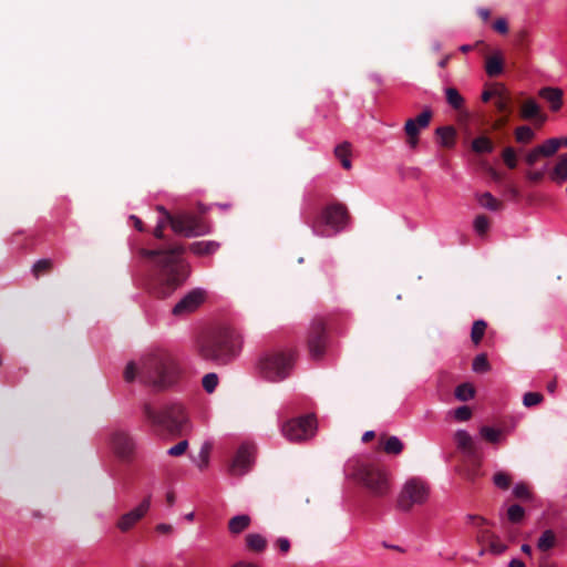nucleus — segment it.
Instances as JSON below:
<instances>
[{
	"label": "nucleus",
	"instance_id": "f257e3e1",
	"mask_svg": "<svg viewBox=\"0 0 567 567\" xmlns=\"http://www.w3.org/2000/svg\"><path fill=\"white\" fill-rule=\"evenodd\" d=\"M184 252L183 246H174L169 250L142 249L141 255L156 259L158 271L152 284V289L157 297L165 298L179 287L185 278V266L179 259Z\"/></svg>",
	"mask_w": 567,
	"mask_h": 567
},
{
	"label": "nucleus",
	"instance_id": "f03ea898",
	"mask_svg": "<svg viewBox=\"0 0 567 567\" xmlns=\"http://www.w3.org/2000/svg\"><path fill=\"white\" fill-rule=\"evenodd\" d=\"M177 374V364L166 351L151 352L141 359L140 380L154 388L163 389L172 385L176 381Z\"/></svg>",
	"mask_w": 567,
	"mask_h": 567
},
{
	"label": "nucleus",
	"instance_id": "7ed1b4c3",
	"mask_svg": "<svg viewBox=\"0 0 567 567\" xmlns=\"http://www.w3.org/2000/svg\"><path fill=\"white\" fill-rule=\"evenodd\" d=\"M243 338L230 327L221 328L198 342V353L205 360L228 362L241 349Z\"/></svg>",
	"mask_w": 567,
	"mask_h": 567
},
{
	"label": "nucleus",
	"instance_id": "20e7f679",
	"mask_svg": "<svg viewBox=\"0 0 567 567\" xmlns=\"http://www.w3.org/2000/svg\"><path fill=\"white\" fill-rule=\"evenodd\" d=\"M295 362V352L272 351L262 355L259 360V372L269 381H280L288 377Z\"/></svg>",
	"mask_w": 567,
	"mask_h": 567
},
{
	"label": "nucleus",
	"instance_id": "39448f33",
	"mask_svg": "<svg viewBox=\"0 0 567 567\" xmlns=\"http://www.w3.org/2000/svg\"><path fill=\"white\" fill-rule=\"evenodd\" d=\"M168 220L174 233L184 237L204 236L212 231V225L202 216L189 213L171 215L164 207H158Z\"/></svg>",
	"mask_w": 567,
	"mask_h": 567
},
{
	"label": "nucleus",
	"instance_id": "423d86ee",
	"mask_svg": "<svg viewBox=\"0 0 567 567\" xmlns=\"http://www.w3.org/2000/svg\"><path fill=\"white\" fill-rule=\"evenodd\" d=\"M144 413L153 424L169 431H181L187 421L184 408L178 403L165 405L161 410H155L147 403L144 405Z\"/></svg>",
	"mask_w": 567,
	"mask_h": 567
},
{
	"label": "nucleus",
	"instance_id": "0eeeda50",
	"mask_svg": "<svg viewBox=\"0 0 567 567\" xmlns=\"http://www.w3.org/2000/svg\"><path fill=\"white\" fill-rule=\"evenodd\" d=\"M429 496L430 485L422 478L412 477L404 483L398 496V507L401 511L408 512L414 505L425 504Z\"/></svg>",
	"mask_w": 567,
	"mask_h": 567
},
{
	"label": "nucleus",
	"instance_id": "6e6552de",
	"mask_svg": "<svg viewBox=\"0 0 567 567\" xmlns=\"http://www.w3.org/2000/svg\"><path fill=\"white\" fill-rule=\"evenodd\" d=\"M358 480L375 496H384L391 489L388 473L379 466L362 465L358 471Z\"/></svg>",
	"mask_w": 567,
	"mask_h": 567
},
{
	"label": "nucleus",
	"instance_id": "1a4fd4ad",
	"mask_svg": "<svg viewBox=\"0 0 567 567\" xmlns=\"http://www.w3.org/2000/svg\"><path fill=\"white\" fill-rule=\"evenodd\" d=\"M316 429V419L312 415H307L287 421L284 423L281 432L289 441L299 442L312 437Z\"/></svg>",
	"mask_w": 567,
	"mask_h": 567
},
{
	"label": "nucleus",
	"instance_id": "9d476101",
	"mask_svg": "<svg viewBox=\"0 0 567 567\" xmlns=\"http://www.w3.org/2000/svg\"><path fill=\"white\" fill-rule=\"evenodd\" d=\"M327 323L322 318H316L308 332V350L312 359H320L327 347Z\"/></svg>",
	"mask_w": 567,
	"mask_h": 567
},
{
	"label": "nucleus",
	"instance_id": "9b49d317",
	"mask_svg": "<svg viewBox=\"0 0 567 567\" xmlns=\"http://www.w3.org/2000/svg\"><path fill=\"white\" fill-rule=\"evenodd\" d=\"M320 220L336 233H339L348 226L350 215L343 204L334 203L323 208Z\"/></svg>",
	"mask_w": 567,
	"mask_h": 567
},
{
	"label": "nucleus",
	"instance_id": "f8f14e48",
	"mask_svg": "<svg viewBox=\"0 0 567 567\" xmlns=\"http://www.w3.org/2000/svg\"><path fill=\"white\" fill-rule=\"evenodd\" d=\"M207 292L195 288L187 292L173 308L174 316H186L196 311L206 300Z\"/></svg>",
	"mask_w": 567,
	"mask_h": 567
},
{
	"label": "nucleus",
	"instance_id": "ddd939ff",
	"mask_svg": "<svg viewBox=\"0 0 567 567\" xmlns=\"http://www.w3.org/2000/svg\"><path fill=\"white\" fill-rule=\"evenodd\" d=\"M432 118V111L430 109L423 110L414 118H408L404 124V131L408 136V144L411 148H415L419 143V133L421 130L430 125Z\"/></svg>",
	"mask_w": 567,
	"mask_h": 567
},
{
	"label": "nucleus",
	"instance_id": "4468645a",
	"mask_svg": "<svg viewBox=\"0 0 567 567\" xmlns=\"http://www.w3.org/2000/svg\"><path fill=\"white\" fill-rule=\"evenodd\" d=\"M151 506V495L145 497L135 508L120 516L116 527L126 533L131 530L148 512Z\"/></svg>",
	"mask_w": 567,
	"mask_h": 567
},
{
	"label": "nucleus",
	"instance_id": "2eb2a0df",
	"mask_svg": "<svg viewBox=\"0 0 567 567\" xmlns=\"http://www.w3.org/2000/svg\"><path fill=\"white\" fill-rule=\"evenodd\" d=\"M252 460H254V447L248 444H243L238 449V451L230 464V467H229L230 474L234 476H241V475L246 474L251 466Z\"/></svg>",
	"mask_w": 567,
	"mask_h": 567
},
{
	"label": "nucleus",
	"instance_id": "dca6fc26",
	"mask_svg": "<svg viewBox=\"0 0 567 567\" xmlns=\"http://www.w3.org/2000/svg\"><path fill=\"white\" fill-rule=\"evenodd\" d=\"M111 446L121 458H130L135 450L132 437L124 431H115L111 435Z\"/></svg>",
	"mask_w": 567,
	"mask_h": 567
},
{
	"label": "nucleus",
	"instance_id": "f3484780",
	"mask_svg": "<svg viewBox=\"0 0 567 567\" xmlns=\"http://www.w3.org/2000/svg\"><path fill=\"white\" fill-rule=\"evenodd\" d=\"M538 95L545 100L553 112H557L563 106L564 92L559 87L546 86L538 91Z\"/></svg>",
	"mask_w": 567,
	"mask_h": 567
},
{
	"label": "nucleus",
	"instance_id": "a211bd4d",
	"mask_svg": "<svg viewBox=\"0 0 567 567\" xmlns=\"http://www.w3.org/2000/svg\"><path fill=\"white\" fill-rule=\"evenodd\" d=\"M520 116L524 120H537L543 124L547 116L542 113L540 106L534 99H527L520 106Z\"/></svg>",
	"mask_w": 567,
	"mask_h": 567
},
{
	"label": "nucleus",
	"instance_id": "6ab92c4d",
	"mask_svg": "<svg viewBox=\"0 0 567 567\" xmlns=\"http://www.w3.org/2000/svg\"><path fill=\"white\" fill-rule=\"evenodd\" d=\"M220 244L215 240H200L189 245V251L197 256H206L216 252Z\"/></svg>",
	"mask_w": 567,
	"mask_h": 567
},
{
	"label": "nucleus",
	"instance_id": "aec40b11",
	"mask_svg": "<svg viewBox=\"0 0 567 567\" xmlns=\"http://www.w3.org/2000/svg\"><path fill=\"white\" fill-rule=\"evenodd\" d=\"M475 198L481 207L491 212H498L503 208V203L494 197L489 192L478 193Z\"/></svg>",
	"mask_w": 567,
	"mask_h": 567
},
{
	"label": "nucleus",
	"instance_id": "412c9836",
	"mask_svg": "<svg viewBox=\"0 0 567 567\" xmlns=\"http://www.w3.org/2000/svg\"><path fill=\"white\" fill-rule=\"evenodd\" d=\"M245 540L247 548L255 553H261L267 547V539L258 533L248 534Z\"/></svg>",
	"mask_w": 567,
	"mask_h": 567
},
{
	"label": "nucleus",
	"instance_id": "4be33fe9",
	"mask_svg": "<svg viewBox=\"0 0 567 567\" xmlns=\"http://www.w3.org/2000/svg\"><path fill=\"white\" fill-rule=\"evenodd\" d=\"M250 517L248 515H237L234 516L228 522V529L233 535H238L246 530L250 525Z\"/></svg>",
	"mask_w": 567,
	"mask_h": 567
},
{
	"label": "nucleus",
	"instance_id": "5701e85b",
	"mask_svg": "<svg viewBox=\"0 0 567 567\" xmlns=\"http://www.w3.org/2000/svg\"><path fill=\"white\" fill-rule=\"evenodd\" d=\"M550 178L554 182H563L567 179V153L560 155L553 172L550 173Z\"/></svg>",
	"mask_w": 567,
	"mask_h": 567
},
{
	"label": "nucleus",
	"instance_id": "b1692460",
	"mask_svg": "<svg viewBox=\"0 0 567 567\" xmlns=\"http://www.w3.org/2000/svg\"><path fill=\"white\" fill-rule=\"evenodd\" d=\"M556 534L551 529H546L537 540V548L540 551H548L556 546Z\"/></svg>",
	"mask_w": 567,
	"mask_h": 567
},
{
	"label": "nucleus",
	"instance_id": "393cba45",
	"mask_svg": "<svg viewBox=\"0 0 567 567\" xmlns=\"http://www.w3.org/2000/svg\"><path fill=\"white\" fill-rule=\"evenodd\" d=\"M455 442L458 449L467 453L474 452V442L472 436L465 430H458L455 433Z\"/></svg>",
	"mask_w": 567,
	"mask_h": 567
},
{
	"label": "nucleus",
	"instance_id": "a878e982",
	"mask_svg": "<svg viewBox=\"0 0 567 567\" xmlns=\"http://www.w3.org/2000/svg\"><path fill=\"white\" fill-rule=\"evenodd\" d=\"M561 144V138H549L545 141L543 144L536 146V148L538 150L542 156L549 157L553 156L558 151Z\"/></svg>",
	"mask_w": 567,
	"mask_h": 567
},
{
	"label": "nucleus",
	"instance_id": "bb28decb",
	"mask_svg": "<svg viewBox=\"0 0 567 567\" xmlns=\"http://www.w3.org/2000/svg\"><path fill=\"white\" fill-rule=\"evenodd\" d=\"M382 449L386 454L399 455L403 451V443L398 436L382 440Z\"/></svg>",
	"mask_w": 567,
	"mask_h": 567
},
{
	"label": "nucleus",
	"instance_id": "cd10ccee",
	"mask_svg": "<svg viewBox=\"0 0 567 567\" xmlns=\"http://www.w3.org/2000/svg\"><path fill=\"white\" fill-rule=\"evenodd\" d=\"M334 155L340 159L342 167L346 169L351 168V150L349 143H342L334 148Z\"/></svg>",
	"mask_w": 567,
	"mask_h": 567
},
{
	"label": "nucleus",
	"instance_id": "c85d7f7f",
	"mask_svg": "<svg viewBox=\"0 0 567 567\" xmlns=\"http://www.w3.org/2000/svg\"><path fill=\"white\" fill-rule=\"evenodd\" d=\"M485 71L492 78L499 75L503 71L502 59L497 55L487 58L485 63Z\"/></svg>",
	"mask_w": 567,
	"mask_h": 567
},
{
	"label": "nucleus",
	"instance_id": "c756f323",
	"mask_svg": "<svg viewBox=\"0 0 567 567\" xmlns=\"http://www.w3.org/2000/svg\"><path fill=\"white\" fill-rule=\"evenodd\" d=\"M53 269V261L48 258L37 260L32 266V275L35 279L44 274H49Z\"/></svg>",
	"mask_w": 567,
	"mask_h": 567
},
{
	"label": "nucleus",
	"instance_id": "7c9ffc66",
	"mask_svg": "<svg viewBox=\"0 0 567 567\" xmlns=\"http://www.w3.org/2000/svg\"><path fill=\"white\" fill-rule=\"evenodd\" d=\"M487 323L484 320H476L473 322L471 330V340L475 346H478L485 334Z\"/></svg>",
	"mask_w": 567,
	"mask_h": 567
},
{
	"label": "nucleus",
	"instance_id": "2f4dec72",
	"mask_svg": "<svg viewBox=\"0 0 567 567\" xmlns=\"http://www.w3.org/2000/svg\"><path fill=\"white\" fill-rule=\"evenodd\" d=\"M445 97L447 103L455 110H460L464 104V99L455 87H447L445 90Z\"/></svg>",
	"mask_w": 567,
	"mask_h": 567
},
{
	"label": "nucleus",
	"instance_id": "473e14b6",
	"mask_svg": "<svg viewBox=\"0 0 567 567\" xmlns=\"http://www.w3.org/2000/svg\"><path fill=\"white\" fill-rule=\"evenodd\" d=\"M472 148L476 153H491L493 151V144L486 136H480L473 140Z\"/></svg>",
	"mask_w": 567,
	"mask_h": 567
},
{
	"label": "nucleus",
	"instance_id": "72a5a7b5",
	"mask_svg": "<svg viewBox=\"0 0 567 567\" xmlns=\"http://www.w3.org/2000/svg\"><path fill=\"white\" fill-rule=\"evenodd\" d=\"M474 395H475V389L470 383L460 384L455 389V396L460 401H468V400L473 399Z\"/></svg>",
	"mask_w": 567,
	"mask_h": 567
},
{
	"label": "nucleus",
	"instance_id": "f704fd0d",
	"mask_svg": "<svg viewBox=\"0 0 567 567\" xmlns=\"http://www.w3.org/2000/svg\"><path fill=\"white\" fill-rule=\"evenodd\" d=\"M513 495L522 501H532L533 493L528 484L519 482L513 488Z\"/></svg>",
	"mask_w": 567,
	"mask_h": 567
},
{
	"label": "nucleus",
	"instance_id": "c9c22d12",
	"mask_svg": "<svg viewBox=\"0 0 567 567\" xmlns=\"http://www.w3.org/2000/svg\"><path fill=\"white\" fill-rule=\"evenodd\" d=\"M212 452V444L209 442L203 443L199 453H198V462L197 466L199 470H205L208 467L209 464V456Z\"/></svg>",
	"mask_w": 567,
	"mask_h": 567
},
{
	"label": "nucleus",
	"instance_id": "e433bc0d",
	"mask_svg": "<svg viewBox=\"0 0 567 567\" xmlns=\"http://www.w3.org/2000/svg\"><path fill=\"white\" fill-rule=\"evenodd\" d=\"M493 483L497 488L505 491L511 486L512 476L504 471L496 472L493 476Z\"/></svg>",
	"mask_w": 567,
	"mask_h": 567
},
{
	"label": "nucleus",
	"instance_id": "4c0bfd02",
	"mask_svg": "<svg viewBox=\"0 0 567 567\" xmlns=\"http://www.w3.org/2000/svg\"><path fill=\"white\" fill-rule=\"evenodd\" d=\"M535 134L529 126H519L515 131V137L518 143L527 144L533 141Z\"/></svg>",
	"mask_w": 567,
	"mask_h": 567
},
{
	"label": "nucleus",
	"instance_id": "58836bf2",
	"mask_svg": "<svg viewBox=\"0 0 567 567\" xmlns=\"http://www.w3.org/2000/svg\"><path fill=\"white\" fill-rule=\"evenodd\" d=\"M436 134L442 140L444 145H451L455 138V130L452 126H443L436 130Z\"/></svg>",
	"mask_w": 567,
	"mask_h": 567
},
{
	"label": "nucleus",
	"instance_id": "ea45409f",
	"mask_svg": "<svg viewBox=\"0 0 567 567\" xmlns=\"http://www.w3.org/2000/svg\"><path fill=\"white\" fill-rule=\"evenodd\" d=\"M480 433L483 439H485L486 441H488L491 443H497L502 435L501 430H497V429H494L491 426L481 427Z\"/></svg>",
	"mask_w": 567,
	"mask_h": 567
},
{
	"label": "nucleus",
	"instance_id": "a19ab883",
	"mask_svg": "<svg viewBox=\"0 0 567 567\" xmlns=\"http://www.w3.org/2000/svg\"><path fill=\"white\" fill-rule=\"evenodd\" d=\"M473 226L477 235L483 236L489 228V220L485 215H477L474 219Z\"/></svg>",
	"mask_w": 567,
	"mask_h": 567
},
{
	"label": "nucleus",
	"instance_id": "79ce46f5",
	"mask_svg": "<svg viewBox=\"0 0 567 567\" xmlns=\"http://www.w3.org/2000/svg\"><path fill=\"white\" fill-rule=\"evenodd\" d=\"M472 367L475 372H480V373L487 372L489 370V363H488L486 354H484V353L477 354L473 360Z\"/></svg>",
	"mask_w": 567,
	"mask_h": 567
},
{
	"label": "nucleus",
	"instance_id": "37998d69",
	"mask_svg": "<svg viewBox=\"0 0 567 567\" xmlns=\"http://www.w3.org/2000/svg\"><path fill=\"white\" fill-rule=\"evenodd\" d=\"M507 549V546L499 539L497 536H491L488 540V551H491L494 555H501L505 553Z\"/></svg>",
	"mask_w": 567,
	"mask_h": 567
},
{
	"label": "nucleus",
	"instance_id": "c03bdc74",
	"mask_svg": "<svg viewBox=\"0 0 567 567\" xmlns=\"http://www.w3.org/2000/svg\"><path fill=\"white\" fill-rule=\"evenodd\" d=\"M525 516V511L520 505H512L507 509L508 520L512 523H519Z\"/></svg>",
	"mask_w": 567,
	"mask_h": 567
},
{
	"label": "nucleus",
	"instance_id": "a18cd8bd",
	"mask_svg": "<svg viewBox=\"0 0 567 567\" xmlns=\"http://www.w3.org/2000/svg\"><path fill=\"white\" fill-rule=\"evenodd\" d=\"M202 383L207 393H213L218 384V377L216 373H207L204 375Z\"/></svg>",
	"mask_w": 567,
	"mask_h": 567
},
{
	"label": "nucleus",
	"instance_id": "49530a36",
	"mask_svg": "<svg viewBox=\"0 0 567 567\" xmlns=\"http://www.w3.org/2000/svg\"><path fill=\"white\" fill-rule=\"evenodd\" d=\"M544 400V396L539 392H527L524 394L523 404L526 408H532L539 404Z\"/></svg>",
	"mask_w": 567,
	"mask_h": 567
},
{
	"label": "nucleus",
	"instance_id": "de8ad7c7",
	"mask_svg": "<svg viewBox=\"0 0 567 567\" xmlns=\"http://www.w3.org/2000/svg\"><path fill=\"white\" fill-rule=\"evenodd\" d=\"M502 157L508 168H515L517 166L516 153L513 147H505Z\"/></svg>",
	"mask_w": 567,
	"mask_h": 567
},
{
	"label": "nucleus",
	"instance_id": "09e8293b",
	"mask_svg": "<svg viewBox=\"0 0 567 567\" xmlns=\"http://www.w3.org/2000/svg\"><path fill=\"white\" fill-rule=\"evenodd\" d=\"M494 104L498 112H507L509 97L499 91L495 97Z\"/></svg>",
	"mask_w": 567,
	"mask_h": 567
},
{
	"label": "nucleus",
	"instance_id": "8fccbe9b",
	"mask_svg": "<svg viewBox=\"0 0 567 567\" xmlns=\"http://www.w3.org/2000/svg\"><path fill=\"white\" fill-rule=\"evenodd\" d=\"M187 449H188V442L186 440H183V441L178 442L176 445L168 449L167 454L169 456H174V457L181 456L186 452Z\"/></svg>",
	"mask_w": 567,
	"mask_h": 567
},
{
	"label": "nucleus",
	"instance_id": "3c124183",
	"mask_svg": "<svg viewBox=\"0 0 567 567\" xmlns=\"http://www.w3.org/2000/svg\"><path fill=\"white\" fill-rule=\"evenodd\" d=\"M471 416H472V411L466 405L458 406L457 409L454 410V417L457 421L464 422V421L470 420Z\"/></svg>",
	"mask_w": 567,
	"mask_h": 567
},
{
	"label": "nucleus",
	"instance_id": "603ef678",
	"mask_svg": "<svg viewBox=\"0 0 567 567\" xmlns=\"http://www.w3.org/2000/svg\"><path fill=\"white\" fill-rule=\"evenodd\" d=\"M547 172V167L539 171H528L526 177L534 183L540 182Z\"/></svg>",
	"mask_w": 567,
	"mask_h": 567
},
{
	"label": "nucleus",
	"instance_id": "864d4df0",
	"mask_svg": "<svg viewBox=\"0 0 567 567\" xmlns=\"http://www.w3.org/2000/svg\"><path fill=\"white\" fill-rule=\"evenodd\" d=\"M543 157L540 155V153L538 152V150L536 147H534L533 150H530L526 156H525V162L529 165V166H533L535 165L539 158Z\"/></svg>",
	"mask_w": 567,
	"mask_h": 567
},
{
	"label": "nucleus",
	"instance_id": "5fc2aeb1",
	"mask_svg": "<svg viewBox=\"0 0 567 567\" xmlns=\"http://www.w3.org/2000/svg\"><path fill=\"white\" fill-rule=\"evenodd\" d=\"M493 29L501 34H506L508 32V24L506 19H496L495 22L493 23Z\"/></svg>",
	"mask_w": 567,
	"mask_h": 567
},
{
	"label": "nucleus",
	"instance_id": "6e6d98bb",
	"mask_svg": "<svg viewBox=\"0 0 567 567\" xmlns=\"http://www.w3.org/2000/svg\"><path fill=\"white\" fill-rule=\"evenodd\" d=\"M136 375V367L133 362L127 363L125 371H124V378L127 382H132L135 379Z\"/></svg>",
	"mask_w": 567,
	"mask_h": 567
},
{
	"label": "nucleus",
	"instance_id": "4d7b16f0",
	"mask_svg": "<svg viewBox=\"0 0 567 567\" xmlns=\"http://www.w3.org/2000/svg\"><path fill=\"white\" fill-rule=\"evenodd\" d=\"M168 220L165 218V220H159L154 229V236L158 239H162L164 237V229L166 226V223Z\"/></svg>",
	"mask_w": 567,
	"mask_h": 567
},
{
	"label": "nucleus",
	"instance_id": "13d9d810",
	"mask_svg": "<svg viewBox=\"0 0 567 567\" xmlns=\"http://www.w3.org/2000/svg\"><path fill=\"white\" fill-rule=\"evenodd\" d=\"M278 548L281 553L286 554L290 549V542L288 538L280 537L277 540Z\"/></svg>",
	"mask_w": 567,
	"mask_h": 567
},
{
	"label": "nucleus",
	"instance_id": "bf43d9fd",
	"mask_svg": "<svg viewBox=\"0 0 567 567\" xmlns=\"http://www.w3.org/2000/svg\"><path fill=\"white\" fill-rule=\"evenodd\" d=\"M230 567H260V566L256 563L239 560V561H236L235 564H233Z\"/></svg>",
	"mask_w": 567,
	"mask_h": 567
},
{
	"label": "nucleus",
	"instance_id": "052dcab7",
	"mask_svg": "<svg viewBox=\"0 0 567 567\" xmlns=\"http://www.w3.org/2000/svg\"><path fill=\"white\" fill-rule=\"evenodd\" d=\"M156 530L162 533V534H169V533H172L173 527L171 525H168V524H158L156 526Z\"/></svg>",
	"mask_w": 567,
	"mask_h": 567
},
{
	"label": "nucleus",
	"instance_id": "680f3d73",
	"mask_svg": "<svg viewBox=\"0 0 567 567\" xmlns=\"http://www.w3.org/2000/svg\"><path fill=\"white\" fill-rule=\"evenodd\" d=\"M499 91H484L482 93V100L483 102L489 101L492 97H496Z\"/></svg>",
	"mask_w": 567,
	"mask_h": 567
},
{
	"label": "nucleus",
	"instance_id": "e2e57ef3",
	"mask_svg": "<svg viewBox=\"0 0 567 567\" xmlns=\"http://www.w3.org/2000/svg\"><path fill=\"white\" fill-rule=\"evenodd\" d=\"M478 16L484 20L487 21L489 19L491 12L486 8L478 9Z\"/></svg>",
	"mask_w": 567,
	"mask_h": 567
},
{
	"label": "nucleus",
	"instance_id": "0e129e2a",
	"mask_svg": "<svg viewBox=\"0 0 567 567\" xmlns=\"http://www.w3.org/2000/svg\"><path fill=\"white\" fill-rule=\"evenodd\" d=\"M131 218L134 220L135 228L138 231H143L144 230L143 221L138 217H136V216H132Z\"/></svg>",
	"mask_w": 567,
	"mask_h": 567
},
{
	"label": "nucleus",
	"instance_id": "69168bd1",
	"mask_svg": "<svg viewBox=\"0 0 567 567\" xmlns=\"http://www.w3.org/2000/svg\"><path fill=\"white\" fill-rule=\"evenodd\" d=\"M508 567H525V564L520 559L514 558L509 561Z\"/></svg>",
	"mask_w": 567,
	"mask_h": 567
},
{
	"label": "nucleus",
	"instance_id": "338daca9",
	"mask_svg": "<svg viewBox=\"0 0 567 567\" xmlns=\"http://www.w3.org/2000/svg\"><path fill=\"white\" fill-rule=\"evenodd\" d=\"M374 436H375V433H374L373 431H367V432L362 435V441H363V442H369V441H371Z\"/></svg>",
	"mask_w": 567,
	"mask_h": 567
},
{
	"label": "nucleus",
	"instance_id": "774afa93",
	"mask_svg": "<svg viewBox=\"0 0 567 567\" xmlns=\"http://www.w3.org/2000/svg\"><path fill=\"white\" fill-rule=\"evenodd\" d=\"M538 567H558L556 563H553V561H549L547 559H543L540 563H539V566Z\"/></svg>",
	"mask_w": 567,
	"mask_h": 567
}]
</instances>
